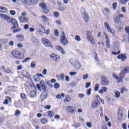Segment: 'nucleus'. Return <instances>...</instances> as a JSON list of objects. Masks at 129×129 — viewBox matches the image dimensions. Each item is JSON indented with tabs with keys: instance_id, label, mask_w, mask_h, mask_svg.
Here are the masks:
<instances>
[{
	"instance_id": "nucleus-1",
	"label": "nucleus",
	"mask_w": 129,
	"mask_h": 129,
	"mask_svg": "<svg viewBox=\"0 0 129 129\" xmlns=\"http://www.w3.org/2000/svg\"><path fill=\"white\" fill-rule=\"evenodd\" d=\"M6 21L8 24H12L13 25V28H12V30L13 29H16V28H18V27H19V24H18L17 20H16L15 19L10 17V16H7Z\"/></svg>"
},
{
	"instance_id": "nucleus-2",
	"label": "nucleus",
	"mask_w": 129,
	"mask_h": 129,
	"mask_svg": "<svg viewBox=\"0 0 129 129\" xmlns=\"http://www.w3.org/2000/svg\"><path fill=\"white\" fill-rule=\"evenodd\" d=\"M36 87L39 91H47V85L43 80L40 81V84H36Z\"/></svg>"
},
{
	"instance_id": "nucleus-3",
	"label": "nucleus",
	"mask_w": 129,
	"mask_h": 129,
	"mask_svg": "<svg viewBox=\"0 0 129 129\" xmlns=\"http://www.w3.org/2000/svg\"><path fill=\"white\" fill-rule=\"evenodd\" d=\"M69 62L72 66H74V67H75L77 69H80V68H81V64L79 63L78 60L74 58H71Z\"/></svg>"
},
{
	"instance_id": "nucleus-4",
	"label": "nucleus",
	"mask_w": 129,
	"mask_h": 129,
	"mask_svg": "<svg viewBox=\"0 0 129 129\" xmlns=\"http://www.w3.org/2000/svg\"><path fill=\"white\" fill-rule=\"evenodd\" d=\"M12 55L17 59H22L25 58V54L18 50H14L12 52Z\"/></svg>"
},
{
	"instance_id": "nucleus-5",
	"label": "nucleus",
	"mask_w": 129,
	"mask_h": 129,
	"mask_svg": "<svg viewBox=\"0 0 129 129\" xmlns=\"http://www.w3.org/2000/svg\"><path fill=\"white\" fill-rule=\"evenodd\" d=\"M87 38L88 41L91 43V44H92V45H94L95 43V39L94 37H93V36H92V33L90 32V31H87Z\"/></svg>"
},
{
	"instance_id": "nucleus-6",
	"label": "nucleus",
	"mask_w": 129,
	"mask_h": 129,
	"mask_svg": "<svg viewBox=\"0 0 129 129\" xmlns=\"http://www.w3.org/2000/svg\"><path fill=\"white\" fill-rule=\"evenodd\" d=\"M41 42H42L43 45L45 46V47H50V48H52V47H53V46L52 45V43H51V42L49 41V40H48V39L46 38H44V37L42 38L41 39Z\"/></svg>"
},
{
	"instance_id": "nucleus-7",
	"label": "nucleus",
	"mask_w": 129,
	"mask_h": 129,
	"mask_svg": "<svg viewBox=\"0 0 129 129\" xmlns=\"http://www.w3.org/2000/svg\"><path fill=\"white\" fill-rule=\"evenodd\" d=\"M101 81L100 84L102 86H107V85L109 84V81L107 80L106 77L104 76H102L101 77Z\"/></svg>"
},
{
	"instance_id": "nucleus-8",
	"label": "nucleus",
	"mask_w": 129,
	"mask_h": 129,
	"mask_svg": "<svg viewBox=\"0 0 129 129\" xmlns=\"http://www.w3.org/2000/svg\"><path fill=\"white\" fill-rule=\"evenodd\" d=\"M104 26H105V28L106 29H107V30L108 32H109V33H110L111 34H112V35H113V36L114 35V34H115V31L114 30L111 29V28L110 27V26L109 25L108 23H107L106 22H105Z\"/></svg>"
},
{
	"instance_id": "nucleus-9",
	"label": "nucleus",
	"mask_w": 129,
	"mask_h": 129,
	"mask_svg": "<svg viewBox=\"0 0 129 129\" xmlns=\"http://www.w3.org/2000/svg\"><path fill=\"white\" fill-rule=\"evenodd\" d=\"M81 13L85 22L87 23L89 20V18L88 17V16H87V14H86V12H85V9L84 8H83L81 9Z\"/></svg>"
},
{
	"instance_id": "nucleus-10",
	"label": "nucleus",
	"mask_w": 129,
	"mask_h": 129,
	"mask_svg": "<svg viewBox=\"0 0 129 129\" xmlns=\"http://www.w3.org/2000/svg\"><path fill=\"white\" fill-rule=\"evenodd\" d=\"M66 109L68 112H70V113H75L76 112V109L74 106H67Z\"/></svg>"
},
{
	"instance_id": "nucleus-11",
	"label": "nucleus",
	"mask_w": 129,
	"mask_h": 129,
	"mask_svg": "<svg viewBox=\"0 0 129 129\" xmlns=\"http://www.w3.org/2000/svg\"><path fill=\"white\" fill-rule=\"evenodd\" d=\"M105 40H106V46L108 49L110 48V40H109V38H108V35L106 33H104Z\"/></svg>"
},
{
	"instance_id": "nucleus-12",
	"label": "nucleus",
	"mask_w": 129,
	"mask_h": 129,
	"mask_svg": "<svg viewBox=\"0 0 129 129\" xmlns=\"http://www.w3.org/2000/svg\"><path fill=\"white\" fill-rule=\"evenodd\" d=\"M51 59H52L55 62H59L60 61V56L55 54H52L50 55Z\"/></svg>"
},
{
	"instance_id": "nucleus-13",
	"label": "nucleus",
	"mask_w": 129,
	"mask_h": 129,
	"mask_svg": "<svg viewBox=\"0 0 129 129\" xmlns=\"http://www.w3.org/2000/svg\"><path fill=\"white\" fill-rule=\"evenodd\" d=\"M60 42L63 46H66L68 44V40H67V38L64 35L60 37Z\"/></svg>"
},
{
	"instance_id": "nucleus-14",
	"label": "nucleus",
	"mask_w": 129,
	"mask_h": 129,
	"mask_svg": "<svg viewBox=\"0 0 129 129\" xmlns=\"http://www.w3.org/2000/svg\"><path fill=\"white\" fill-rule=\"evenodd\" d=\"M40 77H44V76L41 74H38L33 77L34 80L35 82H39L41 80V78Z\"/></svg>"
},
{
	"instance_id": "nucleus-15",
	"label": "nucleus",
	"mask_w": 129,
	"mask_h": 129,
	"mask_svg": "<svg viewBox=\"0 0 129 129\" xmlns=\"http://www.w3.org/2000/svg\"><path fill=\"white\" fill-rule=\"evenodd\" d=\"M100 104V103L99 102V101L97 100H95L93 101V102L91 104V107L92 108H95L96 107H98V106Z\"/></svg>"
},
{
	"instance_id": "nucleus-16",
	"label": "nucleus",
	"mask_w": 129,
	"mask_h": 129,
	"mask_svg": "<svg viewBox=\"0 0 129 129\" xmlns=\"http://www.w3.org/2000/svg\"><path fill=\"white\" fill-rule=\"evenodd\" d=\"M47 96H48V93L46 91H44L40 96V98L42 100H45L47 98Z\"/></svg>"
},
{
	"instance_id": "nucleus-17",
	"label": "nucleus",
	"mask_w": 129,
	"mask_h": 129,
	"mask_svg": "<svg viewBox=\"0 0 129 129\" xmlns=\"http://www.w3.org/2000/svg\"><path fill=\"white\" fill-rule=\"evenodd\" d=\"M19 20L21 23H28L29 18L23 17H19Z\"/></svg>"
},
{
	"instance_id": "nucleus-18",
	"label": "nucleus",
	"mask_w": 129,
	"mask_h": 129,
	"mask_svg": "<svg viewBox=\"0 0 129 129\" xmlns=\"http://www.w3.org/2000/svg\"><path fill=\"white\" fill-rule=\"evenodd\" d=\"M31 41L33 44H35V45H37V44H39V43H40L39 40H38V38L35 37H32L31 38Z\"/></svg>"
},
{
	"instance_id": "nucleus-19",
	"label": "nucleus",
	"mask_w": 129,
	"mask_h": 129,
	"mask_svg": "<svg viewBox=\"0 0 129 129\" xmlns=\"http://www.w3.org/2000/svg\"><path fill=\"white\" fill-rule=\"evenodd\" d=\"M118 77V82H121V81L122 80V78L124 77V73L123 72V71H122L121 73L119 74Z\"/></svg>"
},
{
	"instance_id": "nucleus-20",
	"label": "nucleus",
	"mask_w": 129,
	"mask_h": 129,
	"mask_svg": "<svg viewBox=\"0 0 129 129\" xmlns=\"http://www.w3.org/2000/svg\"><path fill=\"white\" fill-rule=\"evenodd\" d=\"M118 59H121V61H124L126 59V55L123 54H120L117 56Z\"/></svg>"
},
{
	"instance_id": "nucleus-21",
	"label": "nucleus",
	"mask_w": 129,
	"mask_h": 129,
	"mask_svg": "<svg viewBox=\"0 0 129 129\" xmlns=\"http://www.w3.org/2000/svg\"><path fill=\"white\" fill-rule=\"evenodd\" d=\"M9 102H12V99L10 97H7L6 99L4 100L3 104L7 105V104H9Z\"/></svg>"
},
{
	"instance_id": "nucleus-22",
	"label": "nucleus",
	"mask_w": 129,
	"mask_h": 129,
	"mask_svg": "<svg viewBox=\"0 0 129 129\" xmlns=\"http://www.w3.org/2000/svg\"><path fill=\"white\" fill-rule=\"evenodd\" d=\"M56 50H58V51H60V52H61V53H62L63 55H64V54H65V51L63 49V48H62V47H61V46L57 45L56 47Z\"/></svg>"
},
{
	"instance_id": "nucleus-23",
	"label": "nucleus",
	"mask_w": 129,
	"mask_h": 129,
	"mask_svg": "<svg viewBox=\"0 0 129 129\" xmlns=\"http://www.w3.org/2000/svg\"><path fill=\"white\" fill-rule=\"evenodd\" d=\"M123 120V117H122V113L120 112H118V120L119 121H122Z\"/></svg>"
},
{
	"instance_id": "nucleus-24",
	"label": "nucleus",
	"mask_w": 129,
	"mask_h": 129,
	"mask_svg": "<svg viewBox=\"0 0 129 129\" xmlns=\"http://www.w3.org/2000/svg\"><path fill=\"white\" fill-rule=\"evenodd\" d=\"M0 12L1 13L6 14L8 13V9L6 7H0Z\"/></svg>"
},
{
	"instance_id": "nucleus-25",
	"label": "nucleus",
	"mask_w": 129,
	"mask_h": 129,
	"mask_svg": "<svg viewBox=\"0 0 129 129\" xmlns=\"http://www.w3.org/2000/svg\"><path fill=\"white\" fill-rule=\"evenodd\" d=\"M21 74L22 76H24V77H30V75H29L28 72L26 71H23L21 73Z\"/></svg>"
},
{
	"instance_id": "nucleus-26",
	"label": "nucleus",
	"mask_w": 129,
	"mask_h": 129,
	"mask_svg": "<svg viewBox=\"0 0 129 129\" xmlns=\"http://www.w3.org/2000/svg\"><path fill=\"white\" fill-rule=\"evenodd\" d=\"M114 97L115 98H119L120 97V93L118 91H115Z\"/></svg>"
},
{
	"instance_id": "nucleus-27",
	"label": "nucleus",
	"mask_w": 129,
	"mask_h": 129,
	"mask_svg": "<svg viewBox=\"0 0 129 129\" xmlns=\"http://www.w3.org/2000/svg\"><path fill=\"white\" fill-rule=\"evenodd\" d=\"M64 102H70L71 99H70V96L69 95H66L65 99L63 100Z\"/></svg>"
},
{
	"instance_id": "nucleus-28",
	"label": "nucleus",
	"mask_w": 129,
	"mask_h": 129,
	"mask_svg": "<svg viewBox=\"0 0 129 129\" xmlns=\"http://www.w3.org/2000/svg\"><path fill=\"white\" fill-rule=\"evenodd\" d=\"M41 122L43 124H46V123L48 122V119L45 118H42L41 119Z\"/></svg>"
},
{
	"instance_id": "nucleus-29",
	"label": "nucleus",
	"mask_w": 129,
	"mask_h": 129,
	"mask_svg": "<svg viewBox=\"0 0 129 129\" xmlns=\"http://www.w3.org/2000/svg\"><path fill=\"white\" fill-rule=\"evenodd\" d=\"M41 18L43 20L44 23H48L49 19H48V18H47V17L43 15L41 17Z\"/></svg>"
},
{
	"instance_id": "nucleus-30",
	"label": "nucleus",
	"mask_w": 129,
	"mask_h": 129,
	"mask_svg": "<svg viewBox=\"0 0 129 129\" xmlns=\"http://www.w3.org/2000/svg\"><path fill=\"white\" fill-rule=\"evenodd\" d=\"M39 6L42 8V10L44 9H45V8H47V4H45L44 3H41L40 4H39Z\"/></svg>"
},
{
	"instance_id": "nucleus-31",
	"label": "nucleus",
	"mask_w": 129,
	"mask_h": 129,
	"mask_svg": "<svg viewBox=\"0 0 129 129\" xmlns=\"http://www.w3.org/2000/svg\"><path fill=\"white\" fill-rule=\"evenodd\" d=\"M114 48L115 50H118V48H119V44L118 42H115L114 44Z\"/></svg>"
},
{
	"instance_id": "nucleus-32",
	"label": "nucleus",
	"mask_w": 129,
	"mask_h": 129,
	"mask_svg": "<svg viewBox=\"0 0 129 129\" xmlns=\"http://www.w3.org/2000/svg\"><path fill=\"white\" fill-rule=\"evenodd\" d=\"M0 17L3 20H7V18H8V16L7 15H5V14H0Z\"/></svg>"
},
{
	"instance_id": "nucleus-33",
	"label": "nucleus",
	"mask_w": 129,
	"mask_h": 129,
	"mask_svg": "<svg viewBox=\"0 0 129 129\" xmlns=\"http://www.w3.org/2000/svg\"><path fill=\"white\" fill-rule=\"evenodd\" d=\"M30 95L31 97H35V96H36V92H35L34 90H32L30 92Z\"/></svg>"
},
{
	"instance_id": "nucleus-34",
	"label": "nucleus",
	"mask_w": 129,
	"mask_h": 129,
	"mask_svg": "<svg viewBox=\"0 0 129 129\" xmlns=\"http://www.w3.org/2000/svg\"><path fill=\"white\" fill-rule=\"evenodd\" d=\"M75 39L76 41H77V42H80V41H81V37L79 35H76Z\"/></svg>"
},
{
	"instance_id": "nucleus-35",
	"label": "nucleus",
	"mask_w": 129,
	"mask_h": 129,
	"mask_svg": "<svg viewBox=\"0 0 129 129\" xmlns=\"http://www.w3.org/2000/svg\"><path fill=\"white\" fill-rule=\"evenodd\" d=\"M48 114L49 116H50V117H53V116H54V112L52 111H48Z\"/></svg>"
},
{
	"instance_id": "nucleus-36",
	"label": "nucleus",
	"mask_w": 129,
	"mask_h": 129,
	"mask_svg": "<svg viewBox=\"0 0 129 129\" xmlns=\"http://www.w3.org/2000/svg\"><path fill=\"white\" fill-rule=\"evenodd\" d=\"M127 2H129V0H120L119 3L121 4V5H125Z\"/></svg>"
},
{
	"instance_id": "nucleus-37",
	"label": "nucleus",
	"mask_w": 129,
	"mask_h": 129,
	"mask_svg": "<svg viewBox=\"0 0 129 129\" xmlns=\"http://www.w3.org/2000/svg\"><path fill=\"white\" fill-rule=\"evenodd\" d=\"M16 37H17V38H19L20 41H24V35H17Z\"/></svg>"
},
{
	"instance_id": "nucleus-38",
	"label": "nucleus",
	"mask_w": 129,
	"mask_h": 129,
	"mask_svg": "<svg viewBox=\"0 0 129 129\" xmlns=\"http://www.w3.org/2000/svg\"><path fill=\"white\" fill-rule=\"evenodd\" d=\"M20 114H21V111H20V110H17L16 111H15V113L14 114V115L15 116H19V115H20Z\"/></svg>"
},
{
	"instance_id": "nucleus-39",
	"label": "nucleus",
	"mask_w": 129,
	"mask_h": 129,
	"mask_svg": "<svg viewBox=\"0 0 129 129\" xmlns=\"http://www.w3.org/2000/svg\"><path fill=\"white\" fill-rule=\"evenodd\" d=\"M99 87H100L99 84H96L94 87V91H98V89H99Z\"/></svg>"
},
{
	"instance_id": "nucleus-40",
	"label": "nucleus",
	"mask_w": 129,
	"mask_h": 129,
	"mask_svg": "<svg viewBox=\"0 0 129 129\" xmlns=\"http://www.w3.org/2000/svg\"><path fill=\"white\" fill-rule=\"evenodd\" d=\"M36 62L35 61H32L31 63V68H35L36 67Z\"/></svg>"
},
{
	"instance_id": "nucleus-41",
	"label": "nucleus",
	"mask_w": 129,
	"mask_h": 129,
	"mask_svg": "<svg viewBox=\"0 0 129 129\" xmlns=\"http://www.w3.org/2000/svg\"><path fill=\"white\" fill-rule=\"evenodd\" d=\"M38 4L37 0H31V5H36Z\"/></svg>"
},
{
	"instance_id": "nucleus-42",
	"label": "nucleus",
	"mask_w": 129,
	"mask_h": 129,
	"mask_svg": "<svg viewBox=\"0 0 129 129\" xmlns=\"http://www.w3.org/2000/svg\"><path fill=\"white\" fill-rule=\"evenodd\" d=\"M29 60H31V57H26L25 59H24V60L22 61L23 63H27Z\"/></svg>"
},
{
	"instance_id": "nucleus-43",
	"label": "nucleus",
	"mask_w": 129,
	"mask_h": 129,
	"mask_svg": "<svg viewBox=\"0 0 129 129\" xmlns=\"http://www.w3.org/2000/svg\"><path fill=\"white\" fill-rule=\"evenodd\" d=\"M124 91H126V89H125V88L123 87H122L120 90V93H121V94H122L123 92H124Z\"/></svg>"
},
{
	"instance_id": "nucleus-44",
	"label": "nucleus",
	"mask_w": 129,
	"mask_h": 129,
	"mask_svg": "<svg viewBox=\"0 0 129 129\" xmlns=\"http://www.w3.org/2000/svg\"><path fill=\"white\" fill-rule=\"evenodd\" d=\"M123 72L124 73H129V67H127L125 69H124L123 70Z\"/></svg>"
},
{
	"instance_id": "nucleus-45",
	"label": "nucleus",
	"mask_w": 129,
	"mask_h": 129,
	"mask_svg": "<svg viewBox=\"0 0 129 129\" xmlns=\"http://www.w3.org/2000/svg\"><path fill=\"white\" fill-rule=\"evenodd\" d=\"M112 76H113V78H115V79L117 80V81L118 82V76H117V75H116V74H115L114 73H113L112 74Z\"/></svg>"
},
{
	"instance_id": "nucleus-46",
	"label": "nucleus",
	"mask_w": 129,
	"mask_h": 129,
	"mask_svg": "<svg viewBox=\"0 0 129 129\" xmlns=\"http://www.w3.org/2000/svg\"><path fill=\"white\" fill-rule=\"evenodd\" d=\"M42 10H43V13H45V14H48V13L49 12V9H48L47 7Z\"/></svg>"
},
{
	"instance_id": "nucleus-47",
	"label": "nucleus",
	"mask_w": 129,
	"mask_h": 129,
	"mask_svg": "<svg viewBox=\"0 0 129 129\" xmlns=\"http://www.w3.org/2000/svg\"><path fill=\"white\" fill-rule=\"evenodd\" d=\"M54 88H55V89H58V88L60 87V85L59 84V83H56L54 85Z\"/></svg>"
},
{
	"instance_id": "nucleus-48",
	"label": "nucleus",
	"mask_w": 129,
	"mask_h": 129,
	"mask_svg": "<svg viewBox=\"0 0 129 129\" xmlns=\"http://www.w3.org/2000/svg\"><path fill=\"white\" fill-rule=\"evenodd\" d=\"M53 15L55 18H59L60 16V14L58 12H54Z\"/></svg>"
},
{
	"instance_id": "nucleus-49",
	"label": "nucleus",
	"mask_w": 129,
	"mask_h": 129,
	"mask_svg": "<svg viewBox=\"0 0 129 129\" xmlns=\"http://www.w3.org/2000/svg\"><path fill=\"white\" fill-rule=\"evenodd\" d=\"M119 17H115V18H114V21L115 22V23H119Z\"/></svg>"
},
{
	"instance_id": "nucleus-50",
	"label": "nucleus",
	"mask_w": 129,
	"mask_h": 129,
	"mask_svg": "<svg viewBox=\"0 0 129 129\" xmlns=\"http://www.w3.org/2000/svg\"><path fill=\"white\" fill-rule=\"evenodd\" d=\"M88 77H89V75H88V74H86L83 76V79L84 80H86Z\"/></svg>"
},
{
	"instance_id": "nucleus-51",
	"label": "nucleus",
	"mask_w": 129,
	"mask_h": 129,
	"mask_svg": "<svg viewBox=\"0 0 129 129\" xmlns=\"http://www.w3.org/2000/svg\"><path fill=\"white\" fill-rule=\"evenodd\" d=\"M113 9L116 10V7H117V4L116 3H114L112 4Z\"/></svg>"
},
{
	"instance_id": "nucleus-52",
	"label": "nucleus",
	"mask_w": 129,
	"mask_h": 129,
	"mask_svg": "<svg viewBox=\"0 0 129 129\" xmlns=\"http://www.w3.org/2000/svg\"><path fill=\"white\" fill-rule=\"evenodd\" d=\"M5 72L6 73H7V74H10V73H11V74H14V73H12L11 70L9 69L5 70Z\"/></svg>"
},
{
	"instance_id": "nucleus-53",
	"label": "nucleus",
	"mask_w": 129,
	"mask_h": 129,
	"mask_svg": "<svg viewBox=\"0 0 129 129\" xmlns=\"http://www.w3.org/2000/svg\"><path fill=\"white\" fill-rule=\"evenodd\" d=\"M27 15L28 14H27L26 12H22L21 13L22 16H20V17H23V18H26V16H27Z\"/></svg>"
},
{
	"instance_id": "nucleus-54",
	"label": "nucleus",
	"mask_w": 129,
	"mask_h": 129,
	"mask_svg": "<svg viewBox=\"0 0 129 129\" xmlns=\"http://www.w3.org/2000/svg\"><path fill=\"white\" fill-rule=\"evenodd\" d=\"M54 36L56 37H59V32H58L57 30H54Z\"/></svg>"
},
{
	"instance_id": "nucleus-55",
	"label": "nucleus",
	"mask_w": 129,
	"mask_h": 129,
	"mask_svg": "<svg viewBox=\"0 0 129 129\" xmlns=\"http://www.w3.org/2000/svg\"><path fill=\"white\" fill-rule=\"evenodd\" d=\"M66 10V7H59V11L61 12H64Z\"/></svg>"
},
{
	"instance_id": "nucleus-56",
	"label": "nucleus",
	"mask_w": 129,
	"mask_h": 129,
	"mask_svg": "<svg viewBox=\"0 0 129 129\" xmlns=\"http://www.w3.org/2000/svg\"><path fill=\"white\" fill-rule=\"evenodd\" d=\"M112 54L113 55H119V54H120V50H119L117 52H116L115 51H113L112 52Z\"/></svg>"
},
{
	"instance_id": "nucleus-57",
	"label": "nucleus",
	"mask_w": 129,
	"mask_h": 129,
	"mask_svg": "<svg viewBox=\"0 0 129 129\" xmlns=\"http://www.w3.org/2000/svg\"><path fill=\"white\" fill-rule=\"evenodd\" d=\"M44 34L47 35H49L50 34V29H46V31L44 32Z\"/></svg>"
},
{
	"instance_id": "nucleus-58",
	"label": "nucleus",
	"mask_w": 129,
	"mask_h": 129,
	"mask_svg": "<svg viewBox=\"0 0 129 129\" xmlns=\"http://www.w3.org/2000/svg\"><path fill=\"white\" fill-rule=\"evenodd\" d=\"M87 125L88 126V127H91L92 126V123H91V122H87Z\"/></svg>"
},
{
	"instance_id": "nucleus-59",
	"label": "nucleus",
	"mask_w": 129,
	"mask_h": 129,
	"mask_svg": "<svg viewBox=\"0 0 129 129\" xmlns=\"http://www.w3.org/2000/svg\"><path fill=\"white\" fill-rule=\"evenodd\" d=\"M21 29L18 28L17 29L14 30L13 31V33H14V34L16 33H18V32H20V31H21Z\"/></svg>"
},
{
	"instance_id": "nucleus-60",
	"label": "nucleus",
	"mask_w": 129,
	"mask_h": 129,
	"mask_svg": "<svg viewBox=\"0 0 129 129\" xmlns=\"http://www.w3.org/2000/svg\"><path fill=\"white\" fill-rule=\"evenodd\" d=\"M24 3L26 5H31V0H25Z\"/></svg>"
},
{
	"instance_id": "nucleus-61",
	"label": "nucleus",
	"mask_w": 129,
	"mask_h": 129,
	"mask_svg": "<svg viewBox=\"0 0 129 129\" xmlns=\"http://www.w3.org/2000/svg\"><path fill=\"white\" fill-rule=\"evenodd\" d=\"M10 13L12 16H15V15H16V11L14 10H11Z\"/></svg>"
},
{
	"instance_id": "nucleus-62",
	"label": "nucleus",
	"mask_w": 129,
	"mask_h": 129,
	"mask_svg": "<svg viewBox=\"0 0 129 129\" xmlns=\"http://www.w3.org/2000/svg\"><path fill=\"white\" fill-rule=\"evenodd\" d=\"M21 97L22 99H25L26 97V94H25L24 93L21 94Z\"/></svg>"
},
{
	"instance_id": "nucleus-63",
	"label": "nucleus",
	"mask_w": 129,
	"mask_h": 129,
	"mask_svg": "<svg viewBox=\"0 0 129 129\" xmlns=\"http://www.w3.org/2000/svg\"><path fill=\"white\" fill-rule=\"evenodd\" d=\"M78 96L79 98H83V97H84L85 95L83 94H79L78 95Z\"/></svg>"
},
{
	"instance_id": "nucleus-64",
	"label": "nucleus",
	"mask_w": 129,
	"mask_h": 129,
	"mask_svg": "<svg viewBox=\"0 0 129 129\" xmlns=\"http://www.w3.org/2000/svg\"><path fill=\"white\" fill-rule=\"evenodd\" d=\"M90 85H91L90 83H89V82L86 83L85 88L87 89L88 88V87H90Z\"/></svg>"
}]
</instances>
